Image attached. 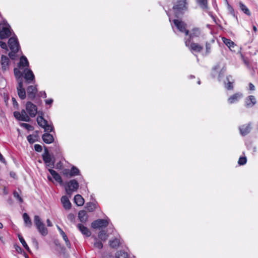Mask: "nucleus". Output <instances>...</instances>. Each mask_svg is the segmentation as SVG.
Returning a JSON list of instances; mask_svg holds the SVG:
<instances>
[{"label":"nucleus","mask_w":258,"mask_h":258,"mask_svg":"<svg viewBox=\"0 0 258 258\" xmlns=\"http://www.w3.org/2000/svg\"><path fill=\"white\" fill-rule=\"evenodd\" d=\"M94 247L100 249L103 247V244L101 241H99L96 237H94Z\"/></svg>","instance_id":"obj_40"},{"label":"nucleus","mask_w":258,"mask_h":258,"mask_svg":"<svg viewBox=\"0 0 258 258\" xmlns=\"http://www.w3.org/2000/svg\"><path fill=\"white\" fill-rule=\"evenodd\" d=\"M18 237L20 241V238H23L20 234H18Z\"/></svg>","instance_id":"obj_63"},{"label":"nucleus","mask_w":258,"mask_h":258,"mask_svg":"<svg viewBox=\"0 0 258 258\" xmlns=\"http://www.w3.org/2000/svg\"><path fill=\"white\" fill-rule=\"evenodd\" d=\"M57 229H58L60 235L62 236L63 240L67 239L68 237H67V235L66 234V233L64 232V231L62 230V229L58 226H57Z\"/></svg>","instance_id":"obj_48"},{"label":"nucleus","mask_w":258,"mask_h":258,"mask_svg":"<svg viewBox=\"0 0 258 258\" xmlns=\"http://www.w3.org/2000/svg\"><path fill=\"white\" fill-rule=\"evenodd\" d=\"M108 237V235L107 232L104 230H101L98 234V237L103 241H105L107 239Z\"/></svg>","instance_id":"obj_34"},{"label":"nucleus","mask_w":258,"mask_h":258,"mask_svg":"<svg viewBox=\"0 0 258 258\" xmlns=\"http://www.w3.org/2000/svg\"><path fill=\"white\" fill-rule=\"evenodd\" d=\"M228 9H229V11L230 12V13L232 15H233V16H235L234 9H233V8L231 6H230L229 5H228Z\"/></svg>","instance_id":"obj_56"},{"label":"nucleus","mask_w":258,"mask_h":258,"mask_svg":"<svg viewBox=\"0 0 258 258\" xmlns=\"http://www.w3.org/2000/svg\"><path fill=\"white\" fill-rule=\"evenodd\" d=\"M34 149L36 151L38 152H40L42 151V146L39 144H35L34 145Z\"/></svg>","instance_id":"obj_49"},{"label":"nucleus","mask_w":258,"mask_h":258,"mask_svg":"<svg viewBox=\"0 0 258 258\" xmlns=\"http://www.w3.org/2000/svg\"><path fill=\"white\" fill-rule=\"evenodd\" d=\"M27 92L28 99L33 100L38 92L37 86L30 85L27 88Z\"/></svg>","instance_id":"obj_12"},{"label":"nucleus","mask_w":258,"mask_h":258,"mask_svg":"<svg viewBox=\"0 0 258 258\" xmlns=\"http://www.w3.org/2000/svg\"><path fill=\"white\" fill-rule=\"evenodd\" d=\"M45 132H51L53 131L54 127L52 125L49 124L48 122L46 123V126L42 127Z\"/></svg>","instance_id":"obj_41"},{"label":"nucleus","mask_w":258,"mask_h":258,"mask_svg":"<svg viewBox=\"0 0 258 258\" xmlns=\"http://www.w3.org/2000/svg\"><path fill=\"white\" fill-rule=\"evenodd\" d=\"M222 40L224 43L231 50L235 46V44L234 43V42L231 41L230 39L223 37L222 38Z\"/></svg>","instance_id":"obj_29"},{"label":"nucleus","mask_w":258,"mask_h":258,"mask_svg":"<svg viewBox=\"0 0 258 258\" xmlns=\"http://www.w3.org/2000/svg\"><path fill=\"white\" fill-rule=\"evenodd\" d=\"M68 220L72 223H74L75 222V216L74 214L70 213L67 217Z\"/></svg>","instance_id":"obj_47"},{"label":"nucleus","mask_w":258,"mask_h":258,"mask_svg":"<svg viewBox=\"0 0 258 258\" xmlns=\"http://www.w3.org/2000/svg\"><path fill=\"white\" fill-rule=\"evenodd\" d=\"M23 83L24 82H20L19 83H18L17 86L18 95L22 100L25 99L26 97V90L24 87Z\"/></svg>","instance_id":"obj_13"},{"label":"nucleus","mask_w":258,"mask_h":258,"mask_svg":"<svg viewBox=\"0 0 258 258\" xmlns=\"http://www.w3.org/2000/svg\"><path fill=\"white\" fill-rule=\"evenodd\" d=\"M26 110L29 117H34L37 112V107L30 101H28L26 104Z\"/></svg>","instance_id":"obj_8"},{"label":"nucleus","mask_w":258,"mask_h":258,"mask_svg":"<svg viewBox=\"0 0 258 258\" xmlns=\"http://www.w3.org/2000/svg\"><path fill=\"white\" fill-rule=\"evenodd\" d=\"M23 218L26 226L31 227L32 223L29 215L26 213H25L23 215Z\"/></svg>","instance_id":"obj_31"},{"label":"nucleus","mask_w":258,"mask_h":258,"mask_svg":"<svg viewBox=\"0 0 258 258\" xmlns=\"http://www.w3.org/2000/svg\"><path fill=\"white\" fill-rule=\"evenodd\" d=\"M242 97V94L240 93H236L231 96L228 99L230 104L234 103L239 100Z\"/></svg>","instance_id":"obj_21"},{"label":"nucleus","mask_w":258,"mask_h":258,"mask_svg":"<svg viewBox=\"0 0 258 258\" xmlns=\"http://www.w3.org/2000/svg\"><path fill=\"white\" fill-rule=\"evenodd\" d=\"M248 86H249V90H250V91H254L255 88V86L254 85L251 83H249V84H248Z\"/></svg>","instance_id":"obj_54"},{"label":"nucleus","mask_w":258,"mask_h":258,"mask_svg":"<svg viewBox=\"0 0 258 258\" xmlns=\"http://www.w3.org/2000/svg\"><path fill=\"white\" fill-rule=\"evenodd\" d=\"M173 22L177 29L180 32L184 33L186 36L188 35L189 30L186 29L187 25L185 22L178 19L173 20Z\"/></svg>","instance_id":"obj_6"},{"label":"nucleus","mask_w":258,"mask_h":258,"mask_svg":"<svg viewBox=\"0 0 258 258\" xmlns=\"http://www.w3.org/2000/svg\"><path fill=\"white\" fill-rule=\"evenodd\" d=\"M21 125V126L24 127L28 131H32L34 129L33 126L26 123H22Z\"/></svg>","instance_id":"obj_45"},{"label":"nucleus","mask_w":258,"mask_h":258,"mask_svg":"<svg viewBox=\"0 0 258 258\" xmlns=\"http://www.w3.org/2000/svg\"><path fill=\"white\" fill-rule=\"evenodd\" d=\"M66 192L68 195L71 197L74 191H77L79 187V182L76 179H72L63 183Z\"/></svg>","instance_id":"obj_2"},{"label":"nucleus","mask_w":258,"mask_h":258,"mask_svg":"<svg viewBox=\"0 0 258 258\" xmlns=\"http://www.w3.org/2000/svg\"><path fill=\"white\" fill-rule=\"evenodd\" d=\"M109 219H98L93 221L91 226L94 229H99L106 227L109 224Z\"/></svg>","instance_id":"obj_7"},{"label":"nucleus","mask_w":258,"mask_h":258,"mask_svg":"<svg viewBox=\"0 0 258 258\" xmlns=\"http://www.w3.org/2000/svg\"><path fill=\"white\" fill-rule=\"evenodd\" d=\"M64 240L65 241L66 244L68 248H71V243L69 241L68 238H67V239H64Z\"/></svg>","instance_id":"obj_57"},{"label":"nucleus","mask_w":258,"mask_h":258,"mask_svg":"<svg viewBox=\"0 0 258 258\" xmlns=\"http://www.w3.org/2000/svg\"><path fill=\"white\" fill-rule=\"evenodd\" d=\"M40 96L43 97L44 98H46L47 97L46 93L45 91H41L39 93Z\"/></svg>","instance_id":"obj_58"},{"label":"nucleus","mask_w":258,"mask_h":258,"mask_svg":"<svg viewBox=\"0 0 258 258\" xmlns=\"http://www.w3.org/2000/svg\"><path fill=\"white\" fill-rule=\"evenodd\" d=\"M48 171L51 175L52 176L53 178L55 179V181L58 182L60 185H63V182L62 181V178L60 175L57 173L55 170H53L52 168L49 169Z\"/></svg>","instance_id":"obj_17"},{"label":"nucleus","mask_w":258,"mask_h":258,"mask_svg":"<svg viewBox=\"0 0 258 258\" xmlns=\"http://www.w3.org/2000/svg\"><path fill=\"white\" fill-rule=\"evenodd\" d=\"M20 241L23 245V247L27 250V251L28 252H30V249L28 245L26 243V241H25L24 239L23 238H21Z\"/></svg>","instance_id":"obj_44"},{"label":"nucleus","mask_w":258,"mask_h":258,"mask_svg":"<svg viewBox=\"0 0 258 258\" xmlns=\"http://www.w3.org/2000/svg\"><path fill=\"white\" fill-rule=\"evenodd\" d=\"M38 132L36 131V134L29 135L27 136V139L29 143L32 144L38 140Z\"/></svg>","instance_id":"obj_28"},{"label":"nucleus","mask_w":258,"mask_h":258,"mask_svg":"<svg viewBox=\"0 0 258 258\" xmlns=\"http://www.w3.org/2000/svg\"><path fill=\"white\" fill-rule=\"evenodd\" d=\"M187 0H178L173 7L175 16L179 18L181 16L187 9Z\"/></svg>","instance_id":"obj_1"},{"label":"nucleus","mask_w":258,"mask_h":258,"mask_svg":"<svg viewBox=\"0 0 258 258\" xmlns=\"http://www.w3.org/2000/svg\"><path fill=\"white\" fill-rule=\"evenodd\" d=\"M74 202L78 206H82L84 204V199L80 195H77L74 197Z\"/></svg>","instance_id":"obj_27"},{"label":"nucleus","mask_w":258,"mask_h":258,"mask_svg":"<svg viewBox=\"0 0 258 258\" xmlns=\"http://www.w3.org/2000/svg\"><path fill=\"white\" fill-rule=\"evenodd\" d=\"M256 103V99L253 95H249L245 98V106L247 108L253 107Z\"/></svg>","instance_id":"obj_15"},{"label":"nucleus","mask_w":258,"mask_h":258,"mask_svg":"<svg viewBox=\"0 0 258 258\" xmlns=\"http://www.w3.org/2000/svg\"><path fill=\"white\" fill-rule=\"evenodd\" d=\"M43 160L46 166L49 167L50 169L53 168L54 167L55 159L53 156H51L46 147L44 148V153L42 155Z\"/></svg>","instance_id":"obj_3"},{"label":"nucleus","mask_w":258,"mask_h":258,"mask_svg":"<svg viewBox=\"0 0 258 258\" xmlns=\"http://www.w3.org/2000/svg\"><path fill=\"white\" fill-rule=\"evenodd\" d=\"M13 195H14V197L17 199L20 203H23V199L22 198V197L19 195L18 192H17L16 191H14V192H13Z\"/></svg>","instance_id":"obj_46"},{"label":"nucleus","mask_w":258,"mask_h":258,"mask_svg":"<svg viewBox=\"0 0 258 258\" xmlns=\"http://www.w3.org/2000/svg\"><path fill=\"white\" fill-rule=\"evenodd\" d=\"M34 222L39 232L42 236H46L48 234V230L45 227L44 224L41 221L39 216L35 215L34 216Z\"/></svg>","instance_id":"obj_4"},{"label":"nucleus","mask_w":258,"mask_h":258,"mask_svg":"<svg viewBox=\"0 0 258 258\" xmlns=\"http://www.w3.org/2000/svg\"><path fill=\"white\" fill-rule=\"evenodd\" d=\"M29 63L26 56L23 55L20 58V61L18 63V67L20 69H22L23 67H29Z\"/></svg>","instance_id":"obj_22"},{"label":"nucleus","mask_w":258,"mask_h":258,"mask_svg":"<svg viewBox=\"0 0 258 258\" xmlns=\"http://www.w3.org/2000/svg\"><path fill=\"white\" fill-rule=\"evenodd\" d=\"M192 51L200 52L203 49V47L198 43L191 42L188 47Z\"/></svg>","instance_id":"obj_18"},{"label":"nucleus","mask_w":258,"mask_h":258,"mask_svg":"<svg viewBox=\"0 0 258 258\" xmlns=\"http://www.w3.org/2000/svg\"><path fill=\"white\" fill-rule=\"evenodd\" d=\"M86 208L89 212H93L96 209V205L92 202L87 203Z\"/></svg>","instance_id":"obj_38"},{"label":"nucleus","mask_w":258,"mask_h":258,"mask_svg":"<svg viewBox=\"0 0 258 258\" xmlns=\"http://www.w3.org/2000/svg\"><path fill=\"white\" fill-rule=\"evenodd\" d=\"M9 46L12 51L18 52L20 49V45L16 37H12L8 41Z\"/></svg>","instance_id":"obj_11"},{"label":"nucleus","mask_w":258,"mask_h":258,"mask_svg":"<svg viewBox=\"0 0 258 258\" xmlns=\"http://www.w3.org/2000/svg\"><path fill=\"white\" fill-rule=\"evenodd\" d=\"M253 30L255 32H256L257 31V28H256V26H253Z\"/></svg>","instance_id":"obj_62"},{"label":"nucleus","mask_w":258,"mask_h":258,"mask_svg":"<svg viewBox=\"0 0 258 258\" xmlns=\"http://www.w3.org/2000/svg\"><path fill=\"white\" fill-rule=\"evenodd\" d=\"M46 222H47V226L48 227H51V226H52V223H51V221H50V220L49 219H48L46 220Z\"/></svg>","instance_id":"obj_61"},{"label":"nucleus","mask_w":258,"mask_h":258,"mask_svg":"<svg viewBox=\"0 0 258 258\" xmlns=\"http://www.w3.org/2000/svg\"><path fill=\"white\" fill-rule=\"evenodd\" d=\"M42 139L46 144H50L54 141L53 137L49 133H45L42 136Z\"/></svg>","instance_id":"obj_24"},{"label":"nucleus","mask_w":258,"mask_h":258,"mask_svg":"<svg viewBox=\"0 0 258 258\" xmlns=\"http://www.w3.org/2000/svg\"><path fill=\"white\" fill-rule=\"evenodd\" d=\"M240 10L247 16H250L251 13L247 7L242 2L239 3Z\"/></svg>","instance_id":"obj_32"},{"label":"nucleus","mask_w":258,"mask_h":258,"mask_svg":"<svg viewBox=\"0 0 258 258\" xmlns=\"http://www.w3.org/2000/svg\"><path fill=\"white\" fill-rule=\"evenodd\" d=\"M206 52L205 55H207L211 53V45L210 43L206 42Z\"/></svg>","instance_id":"obj_42"},{"label":"nucleus","mask_w":258,"mask_h":258,"mask_svg":"<svg viewBox=\"0 0 258 258\" xmlns=\"http://www.w3.org/2000/svg\"><path fill=\"white\" fill-rule=\"evenodd\" d=\"M80 174L79 169L75 166H73L70 172V177H73Z\"/></svg>","instance_id":"obj_36"},{"label":"nucleus","mask_w":258,"mask_h":258,"mask_svg":"<svg viewBox=\"0 0 258 258\" xmlns=\"http://www.w3.org/2000/svg\"><path fill=\"white\" fill-rule=\"evenodd\" d=\"M12 102H13V106L14 107H18V103L16 100V99L15 98H12Z\"/></svg>","instance_id":"obj_55"},{"label":"nucleus","mask_w":258,"mask_h":258,"mask_svg":"<svg viewBox=\"0 0 258 258\" xmlns=\"http://www.w3.org/2000/svg\"><path fill=\"white\" fill-rule=\"evenodd\" d=\"M37 122L38 125L42 127L46 126V123L47 122V121L45 119L43 116H38L37 118Z\"/></svg>","instance_id":"obj_33"},{"label":"nucleus","mask_w":258,"mask_h":258,"mask_svg":"<svg viewBox=\"0 0 258 258\" xmlns=\"http://www.w3.org/2000/svg\"><path fill=\"white\" fill-rule=\"evenodd\" d=\"M229 77H231V76H227L226 77V80L227 81V83L226 82H224L225 84V87L228 90H233V82H230L229 81Z\"/></svg>","instance_id":"obj_37"},{"label":"nucleus","mask_w":258,"mask_h":258,"mask_svg":"<svg viewBox=\"0 0 258 258\" xmlns=\"http://www.w3.org/2000/svg\"><path fill=\"white\" fill-rule=\"evenodd\" d=\"M14 73L18 83L24 82L23 78L24 73L21 72L18 69L15 68L14 69Z\"/></svg>","instance_id":"obj_23"},{"label":"nucleus","mask_w":258,"mask_h":258,"mask_svg":"<svg viewBox=\"0 0 258 258\" xmlns=\"http://www.w3.org/2000/svg\"><path fill=\"white\" fill-rule=\"evenodd\" d=\"M201 35V31L198 28H193L187 36H189L188 39L185 38V44L187 47L189 46V44L192 41L194 38L199 37Z\"/></svg>","instance_id":"obj_5"},{"label":"nucleus","mask_w":258,"mask_h":258,"mask_svg":"<svg viewBox=\"0 0 258 258\" xmlns=\"http://www.w3.org/2000/svg\"><path fill=\"white\" fill-rule=\"evenodd\" d=\"M78 218L82 223H86L88 220V215L85 210H81L78 213Z\"/></svg>","instance_id":"obj_26"},{"label":"nucleus","mask_w":258,"mask_h":258,"mask_svg":"<svg viewBox=\"0 0 258 258\" xmlns=\"http://www.w3.org/2000/svg\"><path fill=\"white\" fill-rule=\"evenodd\" d=\"M14 247L16 249V250L18 252V253H22L23 251V249L19 245H14Z\"/></svg>","instance_id":"obj_51"},{"label":"nucleus","mask_w":258,"mask_h":258,"mask_svg":"<svg viewBox=\"0 0 258 258\" xmlns=\"http://www.w3.org/2000/svg\"><path fill=\"white\" fill-rule=\"evenodd\" d=\"M53 100L52 99H49L45 100V103L47 105H51Z\"/></svg>","instance_id":"obj_59"},{"label":"nucleus","mask_w":258,"mask_h":258,"mask_svg":"<svg viewBox=\"0 0 258 258\" xmlns=\"http://www.w3.org/2000/svg\"><path fill=\"white\" fill-rule=\"evenodd\" d=\"M24 78L26 84L35 83V76L31 70L25 69L24 71Z\"/></svg>","instance_id":"obj_10"},{"label":"nucleus","mask_w":258,"mask_h":258,"mask_svg":"<svg viewBox=\"0 0 258 258\" xmlns=\"http://www.w3.org/2000/svg\"><path fill=\"white\" fill-rule=\"evenodd\" d=\"M10 61L9 57L6 55H2L1 57V65L2 69L6 71L10 64Z\"/></svg>","instance_id":"obj_20"},{"label":"nucleus","mask_w":258,"mask_h":258,"mask_svg":"<svg viewBox=\"0 0 258 258\" xmlns=\"http://www.w3.org/2000/svg\"><path fill=\"white\" fill-rule=\"evenodd\" d=\"M77 227L81 231L82 234L85 236L89 237L91 236V233L87 227L82 224H78Z\"/></svg>","instance_id":"obj_19"},{"label":"nucleus","mask_w":258,"mask_h":258,"mask_svg":"<svg viewBox=\"0 0 258 258\" xmlns=\"http://www.w3.org/2000/svg\"><path fill=\"white\" fill-rule=\"evenodd\" d=\"M247 159L246 157H240L239 158L238 163L239 165H244L246 163Z\"/></svg>","instance_id":"obj_43"},{"label":"nucleus","mask_w":258,"mask_h":258,"mask_svg":"<svg viewBox=\"0 0 258 258\" xmlns=\"http://www.w3.org/2000/svg\"><path fill=\"white\" fill-rule=\"evenodd\" d=\"M14 117L18 120L29 122L31 120L29 115L26 113L24 109H22L21 112L19 111H15L14 112Z\"/></svg>","instance_id":"obj_9"},{"label":"nucleus","mask_w":258,"mask_h":258,"mask_svg":"<svg viewBox=\"0 0 258 258\" xmlns=\"http://www.w3.org/2000/svg\"><path fill=\"white\" fill-rule=\"evenodd\" d=\"M70 170L66 169L63 170V174L66 175V176H69L70 177Z\"/></svg>","instance_id":"obj_53"},{"label":"nucleus","mask_w":258,"mask_h":258,"mask_svg":"<svg viewBox=\"0 0 258 258\" xmlns=\"http://www.w3.org/2000/svg\"><path fill=\"white\" fill-rule=\"evenodd\" d=\"M11 35L10 31V26L9 25L8 27H3L0 31V38L2 39L7 38Z\"/></svg>","instance_id":"obj_16"},{"label":"nucleus","mask_w":258,"mask_h":258,"mask_svg":"<svg viewBox=\"0 0 258 258\" xmlns=\"http://www.w3.org/2000/svg\"><path fill=\"white\" fill-rule=\"evenodd\" d=\"M0 46L2 49L8 50V46L6 42L0 41Z\"/></svg>","instance_id":"obj_50"},{"label":"nucleus","mask_w":258,"mask_h":258,"mask_svg":"<svg viewBox=\"0 0 258 258\" xmlns=\"http://www.w3.org/2000/svg\"><path fill=\"white\" fill-rule=\"evenodd\" d=\"M3 228V224L0 222V228L2 229Z\"/></svg>","instance_id":"obj_64"},{"label":"nucleus","mask_w":258,"mask_h":258,"mask_svg":"<svg viewBox=\"0 0 258 258\" xmlns=\"http://www.w3.org/2000/svg\"><path fill=\"white\" fill-rule=\"evenodd\" d=\"M17 52H14L13 51H12L9 52V54H8V55L10 57V58H11L12 59H14L15 57H16V53H17Z\"/></svg>","instance_id":"obj_52"},{"label":"nucleus","mask_w":258,"mask_h":258,"mask_svg":"<svg viewBox=\"0 0 258 258\" xmlns=\"http://www.w3.org/2000/svg\"><path fill=\"white\" fill-rule=\"evenodd\" d=\"M197 2L200 8L203 10H207L208 9L207 0H197Z\"/></svg>","instance_id":"obj_30"},{"label":"nucleus","mask_w":258,"mask_h":258,"mask_svg":"<svg viewBox=\"0 0 258 258\" xmlns=\"http://www.w3.org/2000/svg\"><path fill=\"white\" fill-rule=\"evenodd\" d=\"M0 161L2 163H5V159L3 157V156L2 155V154L0 153Z\"/></svg>","instance_id":"obj_60"},{"label":"nucleus","mask_w":258,"mask_h":258,"mask_svg":"<svg viewBox=\"0 0 258 258\" xmlns=\"http://www.w3.org/2000/svg\"><path fill=\"white\" fill-rule=\"evenodd\" d=\"M115 257L116 258H128V255L126 252L119 251L116 253Z\"/></svg>","instance_id":"obj_39"},{"label":"nucleus","mask_w":258,"mask_h":258,"mask_svg":"<svg viewBox=\"0 0 258 258\" xmlns=\"http://www.w3.org/2000/svg\"><path fill=\"white\" fill-rule=\"evenodd\" d=\"M251 129V123L248 124H243L239 127L240 134L242 136H245L249 134Z\"/></svg>","instance_id":"obj_14"},{"label":"nucleus","mask_w":258,"mask_h":258,"mask_svg":"<svg viewBox=\"0 0 258 258\" xmlns=\"http://www.w3.org/2000/svg\"><path fill=\"white\" fill-rule=\"evenodd\" d=\"M119 240L117 238L109 241L110 246L113 248H117L119 246Z\"/></svg>","instance_id":"obj_35"},{"label":"nucleus","mask_w":258,"mask_h":258,"mask_svg":"<svg viewBox=\"0 0 258 258\" xmlns=\"http://www.w3.org/2000/svg\"><path fill=\"white\" fill-rule=\"evenodd\" d=\"M63 208L66 210H69L71 208V203L67 196H62L61 198Z\"/></svg>","instance_id":"obj_25"}]
</instances>
